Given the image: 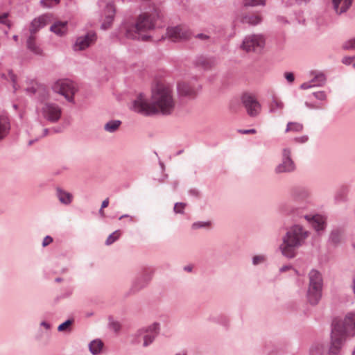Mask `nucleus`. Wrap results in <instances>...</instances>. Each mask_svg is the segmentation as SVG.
Instances as JSON below:
<instances>
[{
    "instance_id": "f257e3e1",
    "label": "nucleus",
    "mask_w": 355,
    "mask_h": 355,
    "mask_svg": "<svg viewBox=\"0 0 355 355\" xmlns=\"http://www.w3.org/2000/svg\"><path fill=\"white\" fill-rule=\"evenodd\" d=\"M176 101L171 86L162 83L157 84L152 89L151 101L139 94L133 101L131 109L143 115H171L175 110Z\"/></svg>"
},
{
    "instance_id": "f03ea898",
    "label": "nucleus",
    "mask_w": 355,
    "mask_h": 355,
    "mask_svg": "<svg viewBox=\"0 0 355 355\" xmlns=\"http://www.w3.org/2000/svg\"><path fill=\"white\" fill-rule=\"evenodd\" d=\"M155 26V15L143 12L135 19H124L119 28V32L127 39L146 41L150 38L148 32L154 29Z\"/></svg>"
},
{
    "instance_id": "7ed1b4c3",
    "label": "nucleus",
    "mask_w": 355,
    "mask_h": 355,
    "mask_svg": "<svg viewBox=\"0 0 355 355\" xmlns=\"http://www.w3.org/2000/svg\"><path fill=\"white\" fill-rule=\"evenodd\" d=\"M355 336V313H349L343 320H334L331 333L329 355H338L347 337Z\"/></svg>"
},
{
    "instance_id": "20e7f679",
    "label": "nucleus",
    "mask_w": 355,
    "mask_h": 355,
    "mask_svg": "<svg viewBox=\"0 0 355 355\" xmlns=\"http://www.w3.org/2000/svg\"><path fill=\"white\" fill-rule=\"evenodd\" d=\"M309 236V232L303 226L298 224L291 226L279 246L282 254L288 259L294 258L297 255V250L305 243Z\"/></svg>"
},
{
    "instance_id": "39448f33",
    "label": "nucleus",
    "mask_w": 355,
    "mask_h": 355,
    "mask_svg": "<svg viewBox=\"0 0 355 355\" xmlns=\"http://www.w3.org/2000/svg\"><path fill=\"white\" fill-rule=\"evenodd\" d=\"M309 287L307 298L311 304H317L322 297V278L321 274L316 270H311L309 273Z\"/></svg>"
},
{
    "instance_id": "423d86ee",
    "label": "nucleus",
    "mask_w": 355,
    "mask_h": 355,
    "mask_svg": "<svg viewBox=\"0 0 355 355\" xmlns=\"http://www.w3.org/2000/svg\"><path fill=\"white\" fill-rule=\"evenodd\" d=\"M286 214L291 216L294 218H304L315 230L316 232L320 233V231H323L325 228V221L324 218L320 215H308L302 213V207H291L286 209Z\"/></svg>"
},
{
    "instance_id": "0eeeda50",
    "label": "nucleus",
    "mask_w": 355,
    "mask_h": 355,
    "mask_svg": "<svg viewBox=\"0 0 355 355\" xmlns=\"http://www.w3.org/2000/svg\"><path fill=\"white\" fill-rule=\"evenodd\" d=\"M159 333V324L157 322L141 328L135 333L136 343H139V338H141L143 340V347H148L153 343Z\"/></svg>"
},
{
    "instance_id": "6e6552de",
    "label": "nucleus",
    "mask_w": 355,
    "mask_h": 355,
    "mask_svg": "<svg viewBox=\"0 0 355 355\" xmlns=\"http://www.w3.org/2000/svg\"><path fill=\"white\" fill-rule=\"evenodd\" d=\"M309 197V192L307 189H306L304 187L301 186H295L291 188L289 191V198L291 200V201L296 205H287L284 209V211L286 214V209L289 207H302V213L304 212V201H305Z\"/></svg>"
},
{
    "instance_id": "1a4fd4ad",
    "label": "nucleus",
    "mask_w": 355,
    "mask_h": 355,
    "mask_svg": "<svg viewBox=\"0 0 355 355\" xmlns=\"http://www.w3.org/2000/svg\"><path fill=\"white\" fill-rule=\"evenodd\" d=\"M52 89L55 93L64 96L69 102L73 101V95L76 91L73 83L68 79L57 80L52 85Z\"/></svg>"
},
{
    "instance_id": "9d476101",
    "label": "nucleus",
    "mask_w": 355,
    "mask_h": 355,
    "mask_svg": "<svg viewBox=\"0 0 355 355\" xmlns=\"http://www.w3.org/2000/svg\"><path fill=\"white\" fill-rule=\"evenodd\" d=\"M44 119L51 123H56L62 116V108L55 103H45L38 110Z\"/></svg>"
},
{
    "instance_id": "9b49d317",
    "label": "nucleus",
    "mask_w": 355,
    "mask_h": 355,
    "mask_svg": "<svg viewBox=\"0 0 355 355\" xmlns=\"http://www.w3.org/2000/svg\"><path fill=\"white\" fill-rule=\"evenodd\" d=\"M296 166L291 158V150L285 148L282 150V162L275 168L276 174L291 173L295 171Z\"/></svg>"
},
{
    "instance_id": "f8f14e48",
    "label": "nucleus",
    "mask_w": 355,
    "mask_h": 355,
    "mask_svg": "<svg viewBox=\"0 0 355 355\" xmlns=\"http://www.w3.org/2000/svg\"><path fill=\"white\" fill-rule=\"evenodd\" d=\"M264 44L265 41L262 35H250L244 38L241 48L245 51H257L261 49Z\"/></svg>"
},
{
    "instance_id": "ddd939ff",
    "label": "nucleus",
    "mask_w": 355,
    "mask_h": 355,
    "mask_svg": "<svg viewBox=\"0 0 355 355\" xmlns=\"http://www.w3.org/2000/svg\"><path fill=\"white\" fill-rule=\"evenodd\" d=\"M241 101L249 116L254 117L260 113L261 105L254 96L245 94L241 97Z\"/></svg>"
},
{
    "instance_id": "4468645a",
    "label": "nucleus",
    "mask_w": 355,
    "mask_h": 355,
    "mask_svg": "<svg viewBox=\"0 0 355 355\" xmlns=\"http://www.w3.org/2000/svg\"><path fill=\"white\" fill-rule=\"evenodd\" d=\"M96 34L90 31L85 35L78 37L73 44L74 51H83L89 47L96 41Z\"/></svg>"
},
{
    "instance_id": "2eb2a0df",
    "label": "nucleus",
    "mask_w": 355,
    "mask_h": 355,
    "mask_svg": "<svg viewBox=\"0 0 355 355\" xmlns=\"http://www.w3.org/2000/svg\"><path fill=\"white\" fill-rule=\"evenodd\" d=\"M167 35L173 41L187 40L191 36V32L188 28L184 26H177L167 28Z\"/></svg>"
},
{
    "instance_id": "dca6fc26",
    "label": "nucleus",
    "mask_w": 355,
    "mask_h": 355,
    "mask_svg": "<svg viewBox=\"0 0 355 355\" xmlns=\"http://www.w3.org/2000/svg\"><path fill=\"white\" fill-rule=\"evenodd\" d=\"M51 20V15L49 14L42 15L35 18L31 23L29 31L31 35L35 34L42 28L47 25Z\"/></svg>"
},
{
    "instance_id": "f3484780",
    "label": "nucleus",
    "mask_w": 355,
    "mask_h": 355,
    "mask_svg": "<svg viewBox=\"0 0 355 355\" xmlns=\"http://www.w3.org/2000/svg\"><path fill=\"white\" fill-rule=\"evenodd\" d=\"M178 94L181 97H192L196 94V88L186 83H180L177 85Z\"/></svg>"
},
{
    "instance_id": "a211bd4d",
    "label": "nucleus",
    "mask_w": 355,
    "mask_h": 355,
    "mask_svg": "<svg viewBox=\"0 0 355 355\" xmlns=\"http://www.w3.org/2000/svg\"><path fill=\"white\" fill-rule=\"evenodd\" d=\"M106 12L107 15H106L103 22L101 26V28L103 30H107L110 28L113 23L114 17L115 14V8L113 4L107 3L106 5Z\"/></svg>"
},
{
    "instance_id": "6ab92c4d",
    "label": "nucleus",
    "mask_w": 355,
    "mask_h": 355,
    "mask_svg": "<svg viewBox=\"0 0 355 355\" xmlns=\"http://www.w3.org/2000/svg\"><path fill=\"white\" fill-rule=\"evenodd\" d=\"M335 12L341 15L345 12L352 6L353 0H331Z\"/></svg>"
},
{
    "instance_id": "aec40b11",
    "label": "nucleus",
    "mask_w": 355,
    "mask_h": 355,
    "mask_svg": "<svg viewBox=\"0 0 355 355\" xmlns=\"http://www.w3.org/2000/svg\"><path fill=\"white\" fill-rule=\"evenodd\" d=\"M50 31L58 36H64L68 32V22L61 21H55L51 26Z\"/></svg>"
},
{
    "instance_id": "412c9836",
    "label": "nucleus",
    "mask_w": 355,
    "mask_h": 355,
    "mask_svg": "<svg viewBox=\"0 0 355 355\" xmlns=\"http://www.w3.org/2000/svg\"><path fill=\"white\" fill-rule=\"evenodd\" d=\"M10 130V122L7 116H0V141L4 139Z\"/></svg>"
},
{
    "instance_id": "4be33fe9",
    "label": "nucleus",
    "mask_w": 355,
    "mask_h": 355,
    "mask_svg": "<svg viewBox=\"0 0 355 355\" xmlns=\"http://www.w3.org/2000/svg\"><path fill=\"white\" fill-rule=\"evenodd\" d=\"M26 46L28 49H29L34 54L37 55H42V49L36 43L35 35H30L26 41Z\"/></svg>"
},
{
    "instance_id": "5701e85b",
    "label": "nucleus",
    "mask_w": 355,
    "mask_h": 355,
    "mask_svg": "<svg viewBox=\"0 0 355 355\" xmlns=\"http://www.w3.org/2000/svg\"><path fill=\"white\" fill-rule=\"evenodd\" d=\"M56 196L59 201L64 205H69L73 199V196L71 193L60 188H58L56 189Z\"/></svg>"
},
{
    "instance_id": "b1692460",
    "label": "nucleus",
    "mask_w": 355,
    "mask_h": 355,
    "mask_svg": "<svg viewBox=\"0 0 355 355\" xmlns=\"http://www.w3.org/2000/svg\"><path fill=\"white\" fill-rule=\"evenodd\" d=\"M284 105L277 96H272L271 102L268 105L269 112L275 113L283 110Z\"/></svg>"
},
{
    "instance_id": "393cba45",
    "label": "nucleus",
    "mask_w": 355,
    "mask_h": 355,
    "mask_svg": "<svg viewBox=\"0 0 355 355\" xmlns=\"http://www.w3.org/2000/svg\"><path fill=\"white\" fill-rule=\"evenodd\" d=\"M103 345L101 339H94L89 343V349L93 355H97L101 352Z\"/></svg>"
},
{
    "instance_id": "a878e982",
    "label": "nucleus",
    "mask_w": 355,
    "mask_h": 355,
    "mask_svg": "<svg viewBox=\"0 0 355 355\" xmlns=\"http://www.w3.org/2000/svg\"><path fill=\"white\" fill-rule=\"evenodd\" d=\"M216 61L213 58L199 57L196 60V64L203 67L204 69H209L214 65Z\"/></svg>"
},
{
    "instance_id": "bb28decb",
    "label": "nucleus",
    "mask_w": 355,
    "mask_h": 355,
    "mask_svg": "<svg viewBox=\"0 0 355 355\" xmlns=\"http://www.w3.org/2000/svg\"><path fill=\"white\" fill-rule=\"evenodd\" d=\"M151 279V275L148 273L143 274L140 277H139L135 282V287L139 290L143 287H144Z\"/></svg>"
},
{
    "instance_id": "cd10ccee",
    "label": "nucleus",
    "mask_w": 355,
    "mask_h": 355,
    "mask_svg": "<svg viewBox=\"0 0 355 355\" xmlns=\"http://www.w3.org/2000/svg\"><path fill=\"white\" fill-rule=\"evenodd\" d=\"M261 21V17L259 15H248L243 17L242 22L250 25H257Z\"/></svg>"
},
{
    "instance_id": "c85d7f7f",
    "label": "nucleus",
    "mask_w": 355,
    "mask_h": 355,
    "mask_svg": "<svg viewBox=\"0 0 355 355\" xmlns=\"http://www.w3.org/2000/svg\"><path fill=\"white\" fill-rule=\"evenodd\" d=\"M343 236V232L340 230H334L329 236V241L333 244H338L340 242Z\"/></svg>"
},
{
    "instance_id": "c756f323",
    "label": "nucleus",
    "mask_w": 355,
    "mask_h": 355,
    "mask_svg": "<svg viewBox=\"0 0 355 355\" xmlns=\"http://www.w3.org/2000/svg\"><path fill=\"white\" fill-rule=\"evenodd\" d=\"M121 122L119 120L110 121L105 123L104 129L109 132H115L120 126Z\"/></svg>"
},
{
    "instance_id": "7c9ffc66",
    "label": "nucleus",
    "mask_w": 355,
    "mask_h": 355,
    "mask_svg": "<svg viewBox=\"0 0 355 355\" xmlns=\"http://www.w3.org/2000/svg\"><path fill=\"white\" fill-rule=\"evenodd\" d=\"M303 129L302 124L297 122H288L286 128L285 132H288L290 131L293 132H300Z\"/></svg>"
},
{
    "instance_id": "2f4dec72",
    "label": "nucleus",
    "mask_w": 355,
    "mask_h": 355,
    "mask_svg": "<svg viewBox=\"0 0 355 355\" xmlns=\"http://www.w3.org/2000/svg\"><path fill=\"white\" fill-rule=\"evenodd\" d=\"M326 82V78L324 74L319 73L316 75L312 80L311 83L314 84L315 87H321L324 85Z\"/></svg>"
},
{
    "instance_id": "473e14b6",
    "label": "nucleus",
    "mask_w": 355,
    "mask_h": 355,
    "mask_svg": "<svg viewBox=\"0 0 355 355\" xmlns=\"http://www.w3.org/2000/svg\"><path fill=\"white\" fill-rule=\"evenodd\" d=\"M267 258L264 254L255 255L252 259V262L254 266H257L263 263L266 261Z\"/></svg>"
},
{
    "instance_id": "72a5a7b5",
    "label": "nucleus",
    "mask_w": 355,
    "mask_h": 355,
    "mask_svg": "<svg viewBox=\"0 0 355 355\" xmlns=\"http://www.w3.org/2000/svg\"><path fill=\"white\" fill-rule=\"evenodd\" d=\"M344 50H355V37L346 40L342 44Z\"/></svg>"
},
{
    "instance_id": "f704fd0d",
    "label": "nucleus",
    "mask_w": 355,
    "mask_h": 355,
    "mask_svg": "<svg viewBox=\"0 0 355 355\" xmlns=\"http://www.w3.org/2000/svg\"><path fill=\"white\" fill-rule=\"evenodd\" d=\"M120 236V232L116 230L111 234L106 239L105 244L110 245L116 241Z\"/></svg>"
},
{
    "instance_id": "c9c22d12",
    "label": "nucleus",
    "mask_w": 355,
    "mask_h": 355,
    "mask_svg": "<svg viewBox=\"0 0 355 355\" xmlns=\"http://www.w3.org/2000/svg\"><path fill=\"white\" fill-rule=\"evenodd\" d=\"M244 6H256L259 5H265V0H243Z\"/></svg>"
},
{
    "instance_id": "e433bc0d",
    "label": "nucleus",
    "mask_w": 355,
    "mask_h": 355,
    "mask_svg": "<svg viewBox=\"0 0 355 355\" xmlns=\"http://www.w3.org/2000/svg\"><path fill=\"white\" fill-rule=\"evenodd\" d=\"M60 0H41L40 3L42 6L45 8H51L57 4H58Z\"/></svg>"
},
{
    "instance_id": "4c0bfd02",
    "label": "nucleus",
    "mask_w": 355,
    "mask_h": 355,
    "mask_svg": "<svg viewBox=\"0 0 355 355\" xmlns=\"http://www.w3.org/2000/svg\"><path fill=\"white\" fill-rule=\"evenodd\" d=\"M186 206L185 203L182 202H177L175 204L174 206V211L177 214H183L184 213V209Z\"/></svg>"
},
{
    "instance_id": "58836bf2",
    "label": "nucleus",
    "mask_w": 355,
    "mask_h": 355,
    "mask_svg": "<svg viewBox=\"0 0 355 355\" xmlns=\"http://www.w3.org/2000/svg\"><path fill=\"white\" fill-rule=\"evenodd\" d=\"M72 322H73V320H66L65 322H64L63 323H62L61 324H60L58 326V330L59 331H63L66 330L67 328H69L71 326Z\"/></svg>"
},
{
    "instance_id": "ea45409f",
    "label": "nucleus",
    "mask_w": 355,
    "mask_h": 355,
    "mask_svg": "<svg viewBox=\"0 0 355 355\" xmlns=\"http://www.w3.org/2000/svg\"><path fill=\"white\" fill-rule=\"evenodd\" d=\"M210 225L209 222H196L193 223L192 229L197 230L202 227H208Z\"/></svg>"
},
{
    "instance_id": "a19ab883",
    "label": "nucleus",
    "mask_w": 355,
    "mask_h": 355,
    "mask_svg": "<svg viewBox=\"0 0 355 355\" xmlns=\"http://www.w3.org/2000/svg\"><path fill=\"white\" fill-rule=\"evenodd\" d=\"M110 327L112 330H113L115 332L119 331L121 329V324L117 321H112L110 322Z\"/></svg>"
},
{
    "instance_id": "79ce46f5",
    "label": "nucleus",
    "mask_w": 355,
    "mask_h": 355,
    "mask_svg": "<svg viewBox=\"0 0 355 355\" xmlns=\"http://www.w3.org/2000/svg\"><path fill=\"white\" fill-rule=\"evenodd\" d=\"M313 95L318 100L324 101L327 98L326 93L324 91H320L313 93Z\"/></svg>"
},
{
    "instance_id": "37998d69",
    "label": "nucleus",
    "mask_w": 355,
    "mask_h": 355,
    "mask_svg": "<svg viewBox=\"0 0 355 355\" xmlns=\"http://www.w3.org/2000/svg\"><path fill=\"white\" fill-rule=\"evenodd\" d=\"M8 14L7 12H3L0 15V24H7L8 27H10V24L8 23L7 17Z\"/></svg>"
},
{
    "instance_id": "c03bdc74",
    "label": "nucleus",
    "mask_w": 355,
    "mask_h": 355,
    "mask_svg": "<svg viewBox=\"0 0 355 355\" xmlns=\"http://www.w3.org/2000/svg\"><path fill=\"white\" fill-rule=\"evenodd\" d=\"M284 77L286 79V80L290 83H292L295 80L294 75L291 72H286L284 73Z\"/></svg>"
},
{
    "instance_id": "a18cd8bd",
    "label": "nucleus",
    "mask_w": 355,
    "mask_h": 355,
    "mask_svg": "<svg viewBox=\"0 0 355 355\" xmlns=\"http://www.w3.org/2000/svg\"><path fill=\"white\" fill-rule=\"evenodd\" d=\"M355 58V56L354 57H351V56H345L343 58L342 60V62L344 64H346V65H349L351 64V63L352 62L353 60Z\"/></svg>"
},
{
    "instance_id": "49530a36",
    "label": "nucleus",
    "mask_w": 355,
    "mask_h": 355,
    "mask_svg": "<svg viewBox=\"0 0 355 355\" xmlns=\"http://www.w3.org/2000/svg\"><path fill=\"white\" fill-rule=\"evenodd\" d=\"M313 87H315V86H314V84L313 83H311V80L310 82L304 83L300 85V88L302 89H310Z\"/></svg>"
},
{
    "instance_id": "de8ad7c7",
    "label": "nucleus",
    "mask_w": 355,
    "mask_h": 355,
    "mask_svg": "<svg viewBox=\"0 0 355 355\" xmlns=\"http://www.w3.org/2000/svg\"><path fill=\"white\" fill-rule=\"evenodd\" d=\"M52 241L53 239L50 236H46L43 240L42 245L45 247L50 244Z\"/></svg>"
},
{
    "instance_id": "09e8293b",
    "label": "nucleus",
    "mask_w": 355,
    "mask_h": 355,
    "mask_svg": "<svg viewBox=\"0 0 355 355\" xmlns=\"http://www.w3.org/2000/svg\"><path fill=\"white\" fill-rule=\"evenodd\" d=\"M8 78H9V79H10V80L12 82V83H13V88H14V89H15V90H16V89H16V85H15V80H16V79H15V74H14L12 72L10 71V72L8 73Z\"/></svg>"
},
{
    "instance_id": "8fccbe9b",
    "label": "nucleus",
    "mask_w": 355,
    "mask_h": 355,
    "mask_svg": "<svg viewBox=\"0 0 355 355\" xmlns=\"http://www.w3.org/2000/svg\"><path fill=\"white\" fill-rule=\"evenodd\" d=\"M196 38H198L200 40H206L209 38V37L207 35L203 34V33H199L197 34L196 36Z\"/></svg>"
},
{
    "instance_id": "3c124183",
    "label": "nucleus",
    "mask_w": 355,
    "mask_h": 355,
    "mask_svg": "<svg viewBox=\"0 0 355 355\" xmlns=\"http://www.w3.org/2000/svg\"><path fill=\"white\" fill-rule=\"evenodd\" d=\"M240 132L243 134H254L257 132V130L255 129H248L240 130Z\"/></svg>"
},
{
    "instance_id": "603ef678",
    "label": "nucleus",
    "mask_w": 355,
    "mask_h": 355,
    "mask_svg": "<svg viewBox=\"0 0 355 355\" xmlns=\"http://www.w3.org/2000/svg\"><path fill=\"white\" fill-rule=\"evenodd\" d=\"M40 325L43 327H44L46 330H49L51 329V324L45 321H42L40 323Z\"/></svg>"
},
{
    "instance_id": "864d4df0",
    "label": "nucleus",
    "mask_w": 355,
    "mask_h": 355,
    "mask_svg": "<svg viewBox=\"0 0 355 355\" xmlns=\"http://www.w3.org/2000/svg\"><path fill=\"white\" fill-rule=\"evenodd\" d=\"M291 268V266H284L280 268L279 271L281 272H283L290 270Z\"/></svg>"
},
{
    "instance_id": "5fc2aeb1",
    "label": "nucleus",
    "mask_w": 355,
    "mask_h": 355,
    "mask_svg": "<svg viewBox=\"0 0 355 355\" xmlns=\"http://www.w3.org/2000/svg\"><path fill=\"white\" fill-rule=\"evenodd\" d=\"M109 205V199L108 198H106L105 200H104L103 202H102V204H101V207L102 208H105L108 206Z\"/></svg>"
},
{
    "instance_id": "6e6d98bb",
    "label": "nucleus",
    "mask_w": 355,
    "mask_h": 355,
    "mask_svg": "<svg viewBox=\"0 0 355 355\" xmlns=\"http://www.w3.org/2000/svg\"><path fill=\"white\" fill-rule=\"evenodd\" d=\"M305 105L309 107V108H311V109H317L318 107L315 106V105L312 104V103H309L308 102H306L305 103Z\"/></svg>"
},
{
    "instance_id": "4d7b16f0",
    "label": "nucleus",
    "mask_w": 355,
    "mask_h": 355,
    "mask_svg": "<svg viewBox=\"0 0 355 355\" xmlns=\"http://www.w3.org/2000/svg\"><path fill=\"white\" fill-rule=\"evenodd\" d=\"M296 140L299 141H301V142H304L307 140V137L304 136V137H302L301 138H299V139H296Z\"/></svg>"
},
{
    "instance_id": "13d9d810",
    "label": "nucleus",
    "mask_w": 355,
    "mask_h": 355,
    "mask_svg": "<svg viewBox=\"0 0 355 355\" xmlns=\"http://www.w3.org/2000/svg\"><path fill=\"white\" fill-rule=\"evenodd\" d=\"M49 132V130L47 128H44L43 129V133L42 135L40 136V137H44L46 136Z\"/></svg>"
},
{
    "instance_id": "bf43d9fd",
    "label": "nucleus",
    "mask_w": 355,
    "mask_h": 355,
    "mask_svg": "<svg viewBox=\"0 0 355 355\" xmlns=\"http://www.w3.org/2000/svg\"><path fill=\"white\" fill-rule=\"evenodd\" d=\"M126 217H130V219L132 220V217L128 214H124V215H122L121 216L119 217V220H121L122 218H126Z\"/></svg>"
},
{
    "instance_id": "052dcab7",
    "label": "nucleus",
    "mask_w": 355,
    "mask_h": 355,
    "mask_svg": "<svg viewBox=\"0 0 355 355\" xmlns=\"http://www.w3.org/2000/svg\"><path fill=\"white\" fill-rule=\"evenodd\" d=\"M103 209H104V208L101 207V209H99V214H100L101 216H104V211H103Z\"/></svg>"
},
{
    "instance_id": "680f3d73",
    "label": "nucleus",
    "mask_w": 355,
    "mask_h": 355,
    "mask_svg": "<svg viewBox=\"0 0 355 355\" xmlns=\"http://www.w3.org/2000/svg\"><path fill=\"white\" fill-rule=\"evenodd\" d=\"M26 92H32V93H35V90L33 88H28V89H26Z\"/></svg>"
},
{
    "instance_id": "e2e57ef3",
    "label": "nucleus",
    "mask_w": 355,
    "mask_h": 355,
    "mask_svg": "<svg viewBox=\"0 0 355 355\" xmlns=\"http://www.w3.org/2000/svg\"><path fill=\"white\" fill-rule=\"evenodd\" d=\"M13 40H14L15 41H16V42H17V41L18 40V36H17V35H15L13 36Z\"/></svg>"
},
{
    "instance_id": "0e129e2a",
    "label": "nucleus",
    "mask_w": 355,
    "mask_h": 355,
    "mask_svg": "<svg viewBox=\"0 0 355 355\" xmlns=\"http://www.w3.org/2000/svg\"><path fill=\"white\" fill-rule=\"evenodd\" d=\"M175 355H187V354L185 352H180V353L175 354Z\"/></svg>"
},
{
    "instance_id": "69168bd1",
    "label": "nucleus",
    "mask_w": 355,
    "mask_h": 355,
    "mask_svg": "<svg viewBox=\"0 0 355 355\" xmlns=\"http://www.w3.org/2000/svg\"><path fill=\"white\" fill-rule=\"evenodd\" d=\"M353 291L355 294V281H354V284H353Z\"/></svg>"
},
{
    "instance_id": "338daca9",
    "label": "nucleus",
    "mask_w": 355,
    "mask_h": 355,
    "mask_svg": "<svg viewBox=\"0 0 355 355\" xmlns=\"http://www.w3.org/2000/svg\"><path fill=\"white\" fill-rule=\"evenodd\" d=\"M55 280H56V282H60L61 281V279L60 278H57Z\"/></svg>"
},
{
    "instance_id": "774afa93",
    "label": "nucleus",
    "mask_w": 355,
    "mask_h": 355,
    "mask_svg": "<svg viewBox=\"0 0 355 355\" xmlns=\"http://www.w3.org/2000/svg\"><path fill=\"white\" fill-rule=\"evenodd\" d=\"M13 107L16 110L17 108V105H13Z\"/></svg>"
}]
</instances>
